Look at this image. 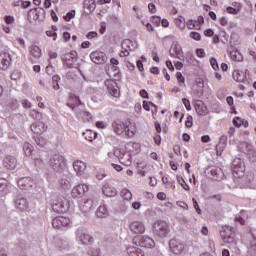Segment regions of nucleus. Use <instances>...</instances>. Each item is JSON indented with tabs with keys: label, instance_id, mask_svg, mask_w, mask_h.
<instances>
[{
	"label": "nucleus",
	"instance_id": "1",
	"mask_svg": "<svg viewBox=\"0 0 256 256\" xmlns=\"http://www.w3.org/2000/svg\"><path fill=\"white\" fill-rule=\"evenodd\" d=\"M74 101L75 104H70L69 107L75 111L77 119H81V121L87 122L91 121L93 119V115H91L90 112L83 110L85 106L81 103L79 97L74 96Z\"/></svg>",
	"mask_w": 256,
	"mask_h": 256
},
{
	"label": "nucleus",
	"instance_id": "2",
	"mask_svg": "<svg viewBox=\"0 0 256 256\" xmlns=\"http://www.w3.org/2000/svg\"><path fill=\"white\" fill-rule=\"evenodd\" d=\"M235 230L231 226H224L220 230V237L224 243L230 245V247H237V238Z\"/></svg>",
	"mask_w": 256,
	"mask_h": 256
},
{
	"label": "nucleus",
	"instance_id": "3",
	"mask_svg": "<svg viewBox=\"0 0 256 256\" xmlns=\"http://www.w3.org/2000/svg\"><path fill=\"white\" fill-rule=\"evenodd\" d=\"M112 128L114 130V133H116V135H123V133L124 135H126V137H133V135H135V128L129 127L127 123L121 120H117L113 122Z\"/></svg>",
	"mask_w": 256,
	"mask_h": 256
},
{
	"label": "nucleus",
	"instance_id": "4",
	"mask_svg": "<svg viewBox=\"0 0 256 256\" xmlns=\"http://www.w3.org/2000/svg\"><path fill=\"white\" fill-rule=\"evenodd\" d=\"M49 166L55 173H63L66 167L65 157L61 156V154H54L49 159Z\"/></svg>",
	"mask_w": 256,
	"mask_h": 256
},
{
	"label": "nucleus",
	"instance_id": "5",
	"mask_svg": "<svg viewBox=\"0 0 256 256\" xmlns=\"http://www.w3.org/2000/svg\"><path fill=\"white\" fill-rule=\"evenodd\" d=\"M154 234L162 239L169 235V224L163 220H158L153 225Z\"/></svg>",
	"mask_w": 256,
	"mask_h": 256
},
{
	"label": "nucleus",
	"instance_id": "6",
	"mask_svg": "<svg viewBox=\"0 0 256 256\" xmlns=\"http://www.w3.org/2000/svg\"><path fill=\"white\" fill-rule=\"evenodd\" d=\"M52 209L54 213H67L69 204L67 203V200H64L63 197H60L52 203Z\"/></svg>",
	"mask_w": 256,
	"mask_h": 256
},
{
	"label": "nucleus",
	"instance_id": "7",
	"mask_svg": "<svg viewBox=\"0 0 256 256\" xmlns=\"http://www.w3.org/2000/svg\"><path fill=\"white\" fill-rule=\"evenodd\" d=\"M4 169L8 171H15L17 169V158L11 155H6L2 161Z\"/></svg>",
	"mask_w": 256,
	"mask_h": 256
},
{
	"label": "nucleus",
	"instance_id": "8",
	"mask_svg": "<svg viewBox=\"0 0 256 256\" xmlns=\"http://www.w3.org/2000/svg\"><path fill=\"white\" fill-rule=\"evenodd\" d=\"M87 191H89V186L87 184H78L72 189L71 195L74 199H80V197H83Z\"/></svg>",
	"mask_w": 256,
	"mask_h": 256
},
{
	"label": "nucleus",
	"instance_id": "9",
	"mask_svg": "<svg viewBox=\"0 0 256 256\" xmlns=\"http://www.w3.org/2000/svg\"><path fill=\"white\" fill-rule=\"evenodd\" d=\"M71 220L65 216H58L52 220L54 229H61V227H69Z\"/></svg>",
	"mask_w": 256,
	"mask_h": 256
},
{
	"label": "nucleus",
	"instance_id": "10",
	"mask_svg": "<svg viewBox=\"0 0 256 256\" xmlns=\"http://www.w3.org/2000/svg\"><path fill=\"white\" fill-rule=\"evenodd\" d=\"M47 129H49V126L43 121H36L31 125V131L35 133V135H43V133H46Z\"/></svg>",
	"mask_w": 256,
	"mask_h": 256
},
{
	"label": "nucleus",
	"instance_id": "11",
	"mask_svg": "<svg viewBox=\"0 0 256 256\" xmlns=\"http://www.w3.org/2000/svg\"><path fill=\"white\" fill-rule=\"evenodd\" d=\"M76 238L82 245H89V243H93V237L89 234H86L83 229L78 228L76 231Z\"/></svg>",
	"mask_w": 256,
	"mask_h": 256
},
{
	"label": "nucleus",
	"instance_id": "12",
	"mask_svg": "<svg viewBox=\"0 0 256 256\" xmlns=\"http://www.w3.org/2000/svg\"><path fill=\"white\" fill-rule=\"evenodd\" d=\"M91 61L96 65H103L107 63V55L103 52L95 51L90 54Z\"/></svg>",
	"mask_w": 256,
	"mask_h": 256
},
{
	"label": "nucleus",
	"instance_id": "13",
	"mask_svg": "<svg viewBox=\"0 0 256 256\" xmlns=\"http://www.w3.org/2000/svg\"><path fill=\"white\" fill-rule=\"evenodd\" d=\"M170 55L171 57H174L175 59H179L180 61L185 60V55L183 54V49L181 48V45L179 44H173L170 48Z\"/></svg>",
	"mask_w": 256,
	"mask_h": 256
},
{
	"label": "nucleus",
	"instance_id": "14",
	"mask_svg": "<svg viewBox=\"0 0 256 256\" xmlns=\"http://www.w3.org/2000/svg\"><path fill=\"white\" fill-rule=\"evenodd\" d=\"M34 185L35 181H33L31 177H23L18 180V187H20L22 191H29Z\"/></svg>",
	"mask_w": 256,
	"mask_h": 256
},
{
	"label": "nucleus",
	"instance_id": "15",
	"mask_svg": "<svg viewBox=\"0 0 256 256\" xmlns=\"http://www.w3.org/2000/svg\"><path fill=\"white\" fill-rule=\"evenodd\" d=\"M9 65H11V54L7 52L0 53V69L6 71V69H9Z\"/></svg>",
	"mask_w": 256,
	"mask_h": 256
},
{
	"label": "nucleus",
	"instance_id": "16",
	"mask_svg": "<svg viewBox=\"0 0 256 256\" xmlns=\"http://www.w3.org/2000/svg\"><path fill=\"white\" fill-rule=\"evenodd\" d=\"M73 169L79 177L85 175V171H87V164L81 160H76L73 162Z\"/></svg>",
	"mask_w": 256,
	"mask_h": 256
},
{
	"label": "nucleus",
	"instance_id": "17",
	"mask_svg": "<svg viewBox=\"0 0 256 256\" xmlns=\"http://www.w3.org/2000/svg\"><path fill=\"white\" fill-rule=\"evenodd\" d=\"M129 227L130 231L136 235H142V233H145V224L141 221H134Z\"/></svg>",
	"mask_w": 256,
	"mask_h": 256
},
{
	"label": "nucleus",
	"instance_id": "18",
	"mask_svg": "<svg viewBox=\"0 0 256 256\" xmlns=\"http://www.w3.org/2000/svg\"><path fill=\"white\" fill-rule=\"evenodd\" d=\"M106 85H108V93L112 97H119V95H121V92L119 91V86H117V82L108 80L106 82Z\"/></svg>",
	"mask_w": 256,
	"mask_h": 256
},
{
	"label": "nucleus",
	"instance_id": "19",
	"mask_svg": "<svg viewBox=\"0 0 256 256\" xmlns=\"http://www.w3.org/2000/svg\"><path fill=\"white\" fill-rule=\"evenodd\" d=\"M15 207H17L19 211H27V209H29V202L27 201V198L18 196L15 200Z\"/></svg>",
	"mask_w": 256,
	"mask_h": 256
},
{
	"label": "nucleus",
	"instance_id": "20",
	"mask_svg": "<svg viewBox=\"0 0 256 256\" xmlns=\"http://www.w3.org/2000/svg\"><path fill=\"white\" fill-rule=\"evenodd\" d=\"M133 41L126 39L122 42V49L123 51L120 52V57H129V51H133Z\"/></svg>",
	"mask_w": 256,
	"mask_h": 256
},
{
	"label": "nucleus",
	"instance_id": "21",
	"mask_svg": "<svg viewBox=\"0 0 256 256\" xmlns=\"http://www.w3.org/2000/svg\"><path fill=\"white\" fill-rule=\"evenodd\" d=\"M139 245L145 249H153L155 247V241L149 236H142L139 240Z\"/></svg>",
	"mask_w": 256,
	"mask_h": 256
},
{
	"label": "nucleus",
	"instance_id": "22",
	"mask_svg": "<svg viewBox=\"0 0 256 256\" xmlns=\"http://www.w3.org/2000/svg\"><path fill=\"white\" fill-rule=\"evenodd\" d=\"M183 249H185V246L177 242V240L170 241V250L174 253V255H181V253H183Z\"/></svg>",
	"mask_w": 256,
	"mask_h": 256
},
{
	"label": "nucleus",
	"instance_id": "23",
	"mask_svg": "<svg viewBox=\"0 0 256 256\" xmlns=\"http://www.w3.org/2000/svg\"><path fill=\"white\" fill-rule=\"evenodd\" d=\"M194 107H195V111L198 115L205 116V115H207V113H209L207 106L201 100H197Z\"/></svg>",
	"mask_w": 256,
	"mask_h": 256
},
{
	"label": "nucleus",
	"instance_id": "24",
	"mask_svg": "<svg viewBox=\"0 0 256 256\" xmlns=\"http://www.w3.org/2000/svg\"><path fill=\"white\" fill-rule=\"evenodd\" d=\"M97 202L93 201V199H86L83 200L80 204V209L83 211V213H87L88 211H91L93 207H95Z\"/></svg>",
	"mask_w": 256,
	"mask_h": 256
},
{
	"label": "nucleus",
	"instance_id": "25",
	"mask_svg": "<svg viewBox=\"0 0 256 256\" xmlns=\"http://www.w3.org/2000/svg\"><path fill=\"white\" fill-rule=\"evenodd\" d=\"M227 147V136L222 135L219 139L218 144L216 145V153L217 155H221L225 148Z\"/></svg>",
	"mask_w": 256,
	"mask_h": 256
},
{
	"label": "nucleus",
	"instance_id": "26",
	"mask_svg": "<svg viewBox=\"0 0 256 256\" xmlns=\"http://www.w3.org/2000/svg\"><path fill=\"white\" fill-rule=\"evenodd\" d=\"M102 191L106 197H115L117 195V189L109 184H105Z\"/></svg>",
	"mask_w": 256,
	"mask_h": 256
},
{
	"label": "nucleus",
	"instance_id": "27",
	"mask_svg": "<svg viewBox=\"0 0 256 256\" xmlns=\"http://www.w3.org/2000/svg\"><path fill=\"white\" fill-rule=\"evenodd\" d=\"M127 254L129 256H145L143 250H141L139 247L134 246L127 248Z\"/></svg>",
	"mask_w": 256,
	"mask_h": 256
},
{
	"label": "nucleus",
	"instance_id": "28",
	"mask_svg": "<svg viewBox=\"0 0 256 256\" xmlns=\"http://www.w3.org/2000/svg\"><path fill=\"white\" fill-rule=\"evenodd\" d=\"M131 153L129 152H124V154L122 155V157L120 158V163L122 165H125L126 167H130L132 160H131Z\"/></svg>",
	"mask_w": 256,
	"mask_h": 256
},
{
	"label": "nucleus",
	"instance_id": "29",
	"mask_svg": "<svg viewBox=\"0 0 256 256\" xmlns=\"http://www.w3.org/2000/svg\"><path fill=\"white\" fill-rule=\"evenodd\" d=\"M97 7L95 0H84V9H87L88 13H93Z\"/></svg>",
	"mask_w": 256,
	"mask_h": 256
},
{
	"label": "nucleus",
	"instance_id": "30",
	"mask_svg": "<svg viewBox=\"0 0 256 256\" xmlns=\"http://www.w3.org/2000/svg\"><path fill=\"white\" fill-rule=\"evenodd\" d=\"M97 217L100 219H103V217H107L109 215V211L107 210V206L105 205H100L96 211Z\"/></svg>",
	"mask_w": 256,
	"mask_h": 256
},
{
	"label": "nucleus",
	"instance_id": "31",
	"mask_svg": "<svg viewBox=\"0 0 256 256\" xmlns=\"http://www.w3.org/2000/svg\"><path fill=\"white\" fill-rule=\"evenodd\" d=\"M30 55H32V57L34 59H39L42 55L41 53V48H39V46L34 45L30 47Z\"/></svg>",
	"mask_w": 256,
	"mask_h": 256
},
{
	"label": "nucleus",
	"instance_id": "32",
	"mask_svg": "<svg viewBox=\"0 0 256 256\" xmlns=\"http://www.w3.org/2000/svg\"><path fill=\"white\" fill-rule=\"evenodd\" d=\"M232 77L234 81H237V83H243V81H245V74L239 70H235L232 74Z\"/></svg>",
	"mask_w": 256,
	"mask_h": 256
},
{
	"label": "nucleus",
	"instance_id": "33",
	"mask_svg": "<svg viewBox=\"0 0 256 256\" xmlns=\"http://www.w3.org/2000/svg\"><path fill=\"white\" fill-rule=\"evenodd\" d=\"M248 255L256 256V238H253L248 245Z\"/></svg>",
	"mask_w": 256,
	"mask_h": 256
},
{
	"label": "nucleus",
	"instance_id": "34",
	"mask_svg": "<svg viewBox=\"0 0 256 256\" xmlns=\"http://www.w3.org/2000/svg\"><path fill=\"white\" fill-rule=\"evenodd\" d=\"M62 61L64 63V65H66V67H69V69H71V67H73L75 60H73V58H71L70 55L65 54L62 57Z\"/></svg>",
	"mask_w": 256,
	"mask_h": 256
},
{
	"label": "nucleus",
	"instance_id": "35",
	"mask_svg": "<svg viewBox=\"0 0 256 256\" xmlns=\"http://www.w3.org/2000/svg\"><path fill=\"white\" fill-rule=\"evenodd\" d=\"M230 58L232 61H243V54H241L239 51L235 50L230 52Z\"/></svg>",
	"mask_w": 256,
	"mask_h": 256
},
{
	"label": "nucleus",
	"instance_id": "36",
	"mask_svg": "<svg viewBox=\"0 0 256 256\" xmlns=\"http://www.w3.org/2000/svg\"><path fill=\"white\" fill-rule=\"evenodd\" d=\"M235 171H241L243 173V171H245V168L243 166V163L241 162V159L236 158L233 163H232Z\"/></svg>",
	"mask_w": 256,
	"mask_h": 256
},
{
	"label": "nucleus",
	"instance_id": "37",
	"mask_svg": "<svg viewBox=\"0 0 256 256\" xmlns=\"http://www.w3.org/2000/svg\"><path fill=\"white\" fill-rule=\"evenodd\" d=\"M83 136L85 137L86 141H93V139H97V133L87 130L86 132L83 133Z\"/></svg>",
	"mask_w": 256,
	"mask_h": 256
},
{
	"label": "nucleus",
	"instance_id": "38",
	"mask_svg": "<svg viewBox=\"0 0 256 256\" xmlns=\"http://www.w3.org/2000/svg\"><path fill=\"white\" fill-rule=\"evenodd\" d=\"M121 197L126 201H131L133 199V194L129 191V189L124 188L121 190Z\"/></svg>",
	"mask_w": 256,
	"mask_h": 256
},
{
	"label": "nucleus",
	"instance_id": "39",
	"mask_svg": "<svg viewBox=\"0 0 256 256\" xmlns=\"http://www.w3.org/2000/svg\"><path fill=\"white\" fill-rule=\"evenodd\" d=\"M175 25L179 27V29H184L186 26L185 17L180 16L179 18L175 19Z\"/></svg>",
	"mask_w": 256,
	"mask_h": 256
},
{
	"label": "nucleus",
	"instance_id": "40",
	"mask_svg": "<svg viewBox=\"0 0 256 256\" xmlns=\"http://www.w3.org/2000/svg\"><path fill=\"white\" fill-rule=\"evenodd\" d=\"M24 153L27 157H31V153H33V145L29 143H25L23 146Z\"/></svg>",
	"mask_w": 256,
	"mask_h": 256
},
{
	"label": "nucleus",
	"instance_id": "41",
	"mask_svg": "<svg viewBox=\"0 0 256 256\" xmlns=\"http://www.w3.org/2000/svg\"><path fill=\"white\" fill-rule=\"evenodd\" d=\"M177 181L179 185H181L182 189H184L185 191H189V185L187 184V182H185V179H183V177L178 176Z\"/></svg>",
	"mask_w": 256,
	"mask_h": 256
},
{
	"label": "nucleus",
	"instance_id": "42",
	"mask_svg": "<svg viewBox=\"0 0 256 256\" xmlns=\"http://www.w3.org/2000/svg\"><path fill=\"white\" fill-rule=\"evenodd\" d=\"M113 153L114 156L120 160L123 157V154H125V150L121 148H114Z\"/></svg>",
	"mask_w": 256,
	"mask_h": 256
},
{
	"label": "nucleus",
	"instance_id": "43",
	"mask_svg": "<svg viewBox=\"0 0 256 256\" xmlns=\"http://www.w3.org/2000/svg\"><path fill=\"white\" fill-rule=\"evenodd\" d=\"M30 13H35V15L37 16V19H39L40 15H45V9L35 8L34 10H31Z\"/></svg>",
	"mask_w": 256,
	"mask_h": 256
},
{
	"label": "nucleus",
	"instance_id": "44",
	"mask_svg": "<svg viewBox=\"0 0 256 256\" xmlns=\"http://www.w3.org/2000/svg\"><path fill=\"white\" fill-rule=\"evenodd\" d=\"M227 13H230V15H238L239 14V8H234V7H227L226 9Z\"/></svg>",
	"mask_w": 256,
	"mask_h": 256
},
{
	"label": "nucleus",
	"instance_id": "45",
	"mask_svg": "<svg viewBox=\"0 0 256 256\" xmlns=\"http://www.w3.org/2000/svg\"><path fill=\"white\" fill-rule=\"evenodd\" d=\"M186 26L188 29H196L197 28V21L189 20L186 22Z\"/></svg>",
	"mask_w": 256,
	"mask_h": 256
},
{
	"label": "nucleus",
	"instance_id": "46",
	"mask_svg": "<svg viewBox=\"0 0 256 256\" xmlns=\"http://www.w3.org/2000/svg\"><path fill=\"white\" fill-rule=\"evenodd\" d=\"M37 145H39L40 147H44V145L47 144V140L43 137H38L35 139Z\"/></svg>",
	"mask_w": 256,
	"mask_h": 256
},
{
	"label": "nucleus",
	"instance_id": "47",
	"mask_svg": "<svg viewBox=\"0 0 256 256\" xmlns=\"http://www.w3.org/2000/svg\"><path fill=\"white\" fill-rule=\"evenodd\" d=\"M210 64H211V67L214 69V71L219 70V64L217 63V59L211 58L210 59Z\"/></svg>",
	"mask_w": 256,
	"mask_h": 256
},
{
	"label": "nucleus",
	"instance_id": "48",
	"mask_svg": "<svg viewBox=\"0 0 256 256\" xmlns=\"http://www.w3.org/2000/svg\"><path fill=\"white\" fill-rule=\"evenodd\" d=\"M191 39H194V41H201V34L198 32H190Z\"/></svg>",
	"mask_w": 256,
	"mask_h": 256
},
{
	"label": "nucleus",
	"instance_id": "49",
	"mask_svg": "<svg viewBox=\"0 0 256 256\" xmlns=\"http://www.w3.org/2000/svg\"><path fill=\"white\" fill-rule=\"evenodd\" d=\"M73 17H75V10H71L70 12H68L66 16H64V19L66 21H70L73 19Z\"/></svg>",
	"mask_w": 256,
	"mask_h": 256
},
{
	"label": "nucleus",
	"instance_id": "50",
	"mask_svg": "<svg viewBox=\"0 0 256 256\" xmlns=\"http://www.w3.org/2000/svg\"><path fill=\"white\" fill-rule=\"evenodd\" d=\"M183 105L186 107L187 111H191V102L187 98L182 99Z\"/></svg>",
	"mask_w": 256,
	"mask_h": 256
},
{
	"label": "nucleus",
	"instance_id": "51",
	"mask_svg": "<svg viewBox=\"0 0 256 256\" xmlns=\"http://www.w3.org/2000/svg\"><path fill=\"white\" fill-rule=\"evenodd\" d=\"M88 255H90V256H99V249H97V248H90L88 250Z\"/></svg>",
	"mask_w": 256,
	"mask_h": 256
},
{
	"label": "nucleus",
	"instance_id": "52",
	"mask_svg": "<svg viewBox=\"0 0 256 256\" xmlns=\"http://www.w3.org/2000/svg\"><path fill=\"white\" fill-rule=\"evenodd\" d=\"M192 201H193V205L196 210V213H198V215H201V208H199V203L197 202V199L193 198Z\"/></svg>",
	"mask_w": 256,
	"mask_h": 256
},
{
	"label": "nucleus",
	"instance_id": "53",
	"mask_svg": "<svg viewBox=\"0 0 256 256\" xmlns=\"http://www.w3.org/2000/svg\"><path fill=\"white\" fill-rule=\"evenodd\" d=\"M249 151H250L249 155H252V156H250V158L252 159V161L255 162L256 161V150L253 148V146H250Z\"/></svg>",
	"mask_w": 256,
	"mask_h": 256
},
{
	"label": "nucleus",
	"instance_id": "54",
	"mask_svg": "<svg viewBox=\"0 0 256 256\" xmlns=\"http://www.w3.org/2000/svg\"><path fill=\"white\" fill-rule=\"evenodd\" d=\"M176 78L178 83L185 84V77H183V74H181V72L176 73Z\"/></svg>",
	"mask_w": 256,
	"mask_h": 256
},
{
	"label": "nucleus",
	"instance_id": "55",
	"mask_svg": "<svg viewBox=\"0 0 256 256\" xmlns=\"http://www.w3.org/2000/svg\"><path fill=\"white\" fill-rule=\"evenodd\" d=\"M185 125L188 129H191V127H193V117L192 116L187 117Z\"/></svg>",
	"mask_w": 256,
	"mask_h": 256
},
{
	"label": "nucleus",
	"instance_id": "56",
	"mask_svg": "<svg viewBox=\"0 0 256 256\" xmlns=\"http://www.w3.org/2000/svg\"><path fill=\"white\" fill-rule=\"evenodd\" d=\"M47 37H53V41L57 40V34L53 30H48L46 31Z\"/></svg>",
	"mask_w": 256,
	"mask_h": 256
},
{
	"label": "nucleus",
	"instance_id": "57",
	"mask_svg": "<svg viewBox=\"0 0 256 256\" xmlns=\"http://www.w3.org/2000/svg\"><path fill=\"white\" fill-rule=\"evenodd\" d=\"M196 55H197V57H200V58H203V57H205V49H203V48H199V49H197L196 50Z\"/></svg>",
	"mask_w": 256,
	"mask_h": 256
},
{
	"label": "nucleus",
	"instance_id": "58",
	"mask_svg": "<svg viewBox=\"0 0 256 256\" xmlns=\"http://www.w3.org/2000/svg\"><path fill=\"white\" fill-rule=\"evenodd\" d=\"M233 125H235V127H241V125H242V120H241V118L235 117V118L233 119Z\"/></svg>",
	"mask_w": 256,
	"mask_h": 256
},
{
	"label": "nucleus",
	"instance_id": "59",
	"mask_svg": "<svg viewBox=\"0 0 256 256\" xmlns=\"http://www.w3.org/2000/svg\"><path fill=\"white\" fill-rule=\"evenodd\" d=\"M5 22L7 23V25H13L15 23V19L12 16H6Z\"/></svg>",
	"mask_w": 256,
	"mask_h": 256
},
{
	"label": "nucleus",
	"instance_id": "60",
	"mask_svg": "<svg viewBox=\"0 0 256 256\" xmlns=\"http://www.w3.org/2000/svg\"><path fill=\"white\" fill-rule=\"evenodd\" d=\"M70 56V59L77 61V51H71L70 53L66 54Z\"/></svg>",
	"mask_w": 256,
	"mask_h": 256
},
{
	"label": "nucleus",
	"instance_id": "61",
	"mask_svg": "<svg viewBox=\"0 0 256 256\" xmlns=\"http://www.w3.org/2000/svg\"><path fill=\"white\" fill-rule=\"evenodd\" d=\"M22 105H23L24 109H30L31 102H29V100H23Z\"/></svg>",
	"mask_w": 256,
	"mask_h": 256
},
{
	"label": "nucleus",
	"instance_id": "62",
	"mask_svg": "<svg viewBox=\"0 0 256 256\" xmlns=\"http://www.w3.org/2000/svg\"><path fill=\"white\" fill-rule=\"evenodd\" d=\"M86 37H87V39H95V37H97V32H95V31L89 32L86 35Z\"/></svg>",
	"mask_w": 256,
	"mask_h": 256
},
{
	"label": "nucleus",
	"instance_id": "63",
	"mask_svg": "<svg viewBox=\"0 0 256 256\" xmlns=\"http://www.w3.org/2000/svg\"><path fill=\"white\" fill-rule=\"evenodd\" d=\"M204 35H205V37H213L214 32L212 29H207L204 31Z\"/></svg>",
	"mask_w": 256,
	"mask_h": 256
},
{
	"label": "nucleus",
	"instance_id": "64",
	"mask_svg": "<svg viewBox=\"0 0 256 256\" xmlns=\"http://www.w3.org/2000/svg\"><path fill=\"white\" fill-rule=\"evenodd\" d=\"M148 9H149V11H151L152 13H156V11H157V8L155 7V4H153V3H149V4H148Z\"/></svg>",
	"mask_w": 256,
	"mask_h": 256
}]
</instances>
